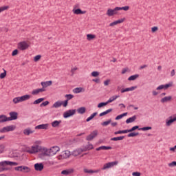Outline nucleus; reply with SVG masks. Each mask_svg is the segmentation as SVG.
I'll use <instances>...</instances> for the list:
<instances>
[{"label":"nucleus","instance_id":"nucleus-1","mask_svg":"<svg viewBox=\"0 0 176 176\" xmlns=\"http://www.w3.org/2000/svg\"><path fill=\"white\" fill-rule=\"evenodd\" d=\"M31 98V95H24L21 97H16L13 99L14 104H19V102H23V101H27Z\"/></svg>","mask_w":176,"mask_h":176},{"label":"nucleus","instance_id":"nucleus-2","mask_svg":"<svg viewBox=\"0 0 176 176\" xmlns=\"http://www.w3.org/2000/svg\"><path fill=\"white\" fill-rule=\"evenodd\" d=\"M140 126L135 125L133 126L131 129H128V133H130L127 135V137H137V135H139L140 133L138 132H133L135 131V130H139Z\"/></svg>","mask_w":176,"mask_h":176},{"label":"nucleus","instance_id":"nucleus-3","mask_svg":"<svg viewBox=\"0 0 176 176\" xmlns=\"http://www.w3.org/2000/svg\"><path fill=\"white\" fill-rule=\"evenodd\" d=\"M76 113V109H69L63 113V118L65 119H68L71 116H74Z\"/></svg>","mask_w":176,"mask_h":176},{"label":"nucleus","instance_id":"nucleus-4","mask_svg":"<svg viewBox=\"0 0 176 176\" xmlns=\"http://www.w3.org/2000/svg\"><path fill=\"white\" fill-rule=\"evenodd\" d=\"M14 130H16V126L10 125L0 129V133H9V131H14Z\"/></svg>","mask_w":176,"mask_h":176},{"label":"nucleus","instance_id":"nucleus-5","mask_svg":"<svg viewBox=\"0 0 176 176\" xmlns=\"http://www.w3.org/2000/svg\"><path fill=\"white\" fill-rule=\"evenodd\" d=\"M42 146H39L38 145L32 146L31 150H28V153H38V152H42Z\"/></svg>","mask_w":176,"mask_h":176},{"label":"nucleus","instance_id":"nucleus-6","mask_svg":"<svg viewBox=\"0 0 176 176\" xmlns=\"http://www.w3.org/2000/svg\"><path fill=\"white\" fill-rule=\"evenodd\" d=\"M30 47V44L27 43V41H22L18 43V48L20 50H27Z\"/></svg>","mask_w":176,"mask_h":176},{"label":"nucleus","instance_id":"nucleus-7","mask_svg":"<svg viewBox=\"0 0 176 176\" xmlns=\"http://www.w3.org/2000/svg\"><path fill=\"white\" fill-rule=\"evenodd\" d=\"M0 166L1 167H5L6 166H19V163L11 161H2L0 162Z\"/></svg>","mask_w":176,"mask_h":176},{"label":"nucleus","instance_id":"nucleus-8","mask_svg":"<svg viewBox=\"0 0 176 176\" xmlns=\"http://www.w3.org/2000/svg\"><path fill=\"white\" fill-rule=\"evenodd\" d=\"M98 135V131L94 130L92 131L88 136H87L86 140L87 141H92V140H94L96 137Z\"/></svg>","mask_w":176,"mask_h":176},{"label":"nucleus","instance_id":"nucleus-9","mask_svg":"<svg viewBox=\"0 0 176 176\" xmlns=\"http://www.w3.org/2000/svg\"><path fill=\"white\" fill-rule=\"evenodd\" d=\"M61 105H63V107L64 108H67V102H64V101H57L56 102L52 107L51 108H60V107H61Z\"/></svg>","mask_w":176,"mask_h":176},{"label":"nucleus","instance_id":"nucleus-10","mask_svg":"<svg viewBox=\"0 0 176 176\" xmlns=\"http://www.w3.org/2000/svg\"><path fill=\"white\" fill-rule=\"evenodd\" d=\"M174 122H176V114L173 115V116H170L168 119L166 120V126H170Z\"/></svg>","mask_w":176,"mask_h":176},{"label":"nucleus","instance_id":"nucleus-11","mask_svg":"<svg viewBox=\"0 0 176 176\" xmlns=\"http://www.w3.org/2000/svg\"><path fill=\"white\" fill-rule=\"evenodd\" d=\"M118 163H119L118 161H114L112 162L104 164L103 167L102 168V170H107V168H111V167H113V166H116Z\"/></svg>","mask_w":176,"mask_h":176},{"label":"nucleus","instance_id":"nucleus-12","mask_svg":"<svg viewBox=\"0 0 176 176\" xmlns=\"http://www.w3.org/2000/svg\"><path fill=\"white\" fill-rule=\"evenodd\" d=\"M79 6V4H76L74 8L73 9V13L74 14H85L86 11H82L80 8H76Z\"/></svg>","mask_w":176,"mask_h":176},{"label":"nucleus","instance_id":"nucleus-13","mask_svg":"<svg viewBox=\"0 0 176 176\" xmlns=\"http://www.w3.org/2000/svg\"><path fill=\"white\" fill-rule=\"evenodd\" d=\"M173 87V82H170L166 85H160L156 88V90H163V89H164V90H167L168 87Z\"/></svg>","mask_w":176,"mask_h":176},{"label":"nucleus","instance_id":"nucleus-14","mask_svg":"<svg viewBox=\"0 0 176 176\" xmlns=\"http://www.w3.org/2000/svg\"><path fill=\"white\" fill-rule=\"evenodd\" d=\"M60 151V147L54 146L50 148V153L51 156H54L57 152Z\"/></svg>","mask_w":176,"mask_h":176},{"label":"nucleus","instance_id":"nucleus-15","mask_svg":"<svg viewBox=\"0 0 176 176\" xmlns=\"http://www.w3.org/2000/svg\"><path fill=\"white\" fill-rule=\"evenodd\" d=\"M49 124H42L35 126V130H47Z\"/></svg>","mask_w":176,"mask_h":176},{"label":"nucleus","instance_id":"nucleus-16","mask_svg":"<svg viewBox=\"0 0 176 176\" xmlns=\"http://www.w3.org/2000/svg\"><path fill=\"white\" fill-rule=\"evenodd\" d=\"M45 168L43 163H36L34 164V169L36 171H42Z\"/></svg>","mask_w":176,"mask_h":176},{"label":"nucleus","instance_id":"nucleus-17","mask_svg":"<svg viewBox=\"0 0 176 176\" xmlns=\"http://www.w3.org/2000/svg\"><path fill=\"white\" fill-rule=\"evenodd\" d=\"M69 156H71V152H69V151H65L59 155V157H60V159H67L69 157Z\"/></svg>","mask_w":176,"mask_h":176},{"label":"nucleus","instance_id":"nucleus-18","mask_svg":"<svg viewBox=\"0 0 176 176\" xmlns=\"http://www.w3.org/2000/svg\"><path fill=\"white\" fill-rule=\"evenodd\" d=\"M46 91V89L39 88V89L33 90L32 91V96H38V94H39V93H43V91Z\"/></svg>","mask_w":176,"mask_h":176},{"label":"nucleus","instance_id":"nucleus-19","mask_svg":"<svg viewBox=\"0 0 176 176\" xmlns=\"http://www.w3.org/2000/svg\"><path fill=\"white\" fill-rule=\"evenodd\" d=\"M124 20H126L125 18L115 21L109 24V27H113V25H118V24H121V23H123Z\"/></svg>","mask_w":176,"mask_h":176},{"label":"nucleus","instance_id":"nucleus-20","mask_svg":"<svg viewBox=\"0 0 176 176\" xmlns=\"http://www.w3.org/2000/svg\"><path fill=\"white\" fill-rule=\"evenodd\" d=\"M53 82L52 80L41 82V86L43 89H46L48 86H52Z\"/></svg>","mask_w":176,"mask_h":176},{"label":"nucleus","instance_id":"nucleus-21","mask_svg":"<svg viewBox=\"0 0 176 176\" xmlns=\"http://www.w3.org/2000/svg\"><path fill=\"white\" fill-rule=\"evenodd\" d=\"M109 149H112L111 146H101L96 148V151H108Z\"/></svg>","mask_w":176,"mask_h":176},{"label":"nucleus","instance_id":"nucleus-22","mask_svg":"<svg viewBox=\"0 0 176 176\" xmlns=\"http://www.w3.org/2000/svg\"><path fill=\"white\" fill-rule=\"evenodd\" d=\"M43 153H41L40 154V156H52V155H50V149H47V148H43Z\"/></svg>","mask_w":176,"mask_h":176},{"label":"nucleus","instance_id":"nucleus-23","mask_svg":"<svg viewBox=\"0 0 176 176\" xmlns=\"http://www.w3.org/2000/svg\"><path fill=\"white\" fill-rule=\"evenodd\" d=\"M137 86H133L129 88H125V89H121V93H126L127 91H133V90H135L137 89Z\"/></svg>","mask_w":176,"mask_h":176},{"label":"nucleus","instance_id":"nucleus-24","mask_svg":"<svg viewBox=\"0 0 176 176\" xmlns=\"http://www.w3.org/2000/svg\"><path fill=\"white\" fill-rule=\"evenodd\" d=\"M9 115L12 118V120H16V119L19 118V113L16 111H11Z\"/></svg>","mask_w":176,"mask_h":176},{"label":"nucleus","instance_id":"nucleus-25","mask_svg":"<svg viewBox=\"0 0 176 176\" xmlns=\"http://www.w3.org/2000/svg\"><path fill=\"white\" fill-rule=\"evenodd\" d=\"M72 173H74V169H66L61 171L63 175H69V174H72Z\"/></svg>","mask_w":176,"mask_h":176},{"label":"nucleus","instance_id":"nucleus-26","mask_svg":"<svg viewBox=\"0 0 176 176\" xmlns=\"http://www.w3.org/2000/svg\"><path fill=\"white\" fill-rule=\"evenodd\" d=\"M137 119V116H133L128 119L126 120V124H129V123H133V122H135V120Z\"/></svg>","mask_w":176,"mask_h":176},{"label":"nucleus","instance_id":"nucleus-27","mask_svg":"<svg viewBox=\"0 0 176 176\" xmlns=\"http://www.w3.org/2000/svg\"><path fill=\"white\" fill-rule=\"evenodd\" d=\"M65 97L67 98V100H65V101H63V102H67V107H68V101H69V100H72V98H74V95L72 94H66L65 96Z\"/></svg>","mask_w":176,"mask_h":176},{"label":"nucleus","instance_id":"nucleus-28","mask_svg":"<svg viewBox=\"0 0 176 176\" xmlns=\"http://www.w3.org/2000/svg\"><path fill=\"white\" fill-rule=\"evenodd\" d=\"M34 131H32L30 128H28L23 130V134L25 135H30V134H32Z\"/></svg>","mask_w":176,"mask_h":176},{"label":"nucleus","instance_id":"nucleus-29","mask_svg":"<svg viewBox=\"0 0 176 176\" xmlns=\"http://www.w3.org/2000/svg\"><path fill=\"white\" fill-rule=\"evenodd\" d=\"M173 98L172 96H165L164 98L161 99V102H168V101H171V99Z\"/></svg>","mask_w":176,"mask_h":176},{"label":"nucleus","instance_id":"nucleus-30","mask_svg":"<svg viewBox=\"0 0 176 176\" xmlns=\"http://www.w3.org/2000/svg\"><path fill=\"white\" fill-rule=\"evenodd\" d=\"M78 113H80V115H83V113H86V107H82L77 109Z\"/></svg>","mask_w":176,"mask_h":176},{"label":"nucleus","instance_id":"nucleus-31","mask_svg":"<svg viewBox=\"0 0 176 176\" xmlns=\"http://www.w3.org/2000/svg\"><path fill=\"white\" fill-rule=\"evenodd\" d=\"M97 115H98V113L97 112L92 113L89 118L86 119V122H90V120H93V119H94Z\"/></svg>","mask_w":176,"mask_h":176},{"label":"nucleus","instance_id":"nucleus-32","mask_svg":"<svg viewBox=\"0 0 176 176\" xmlns=\"http://www.w3.org/2000/svg\"><path fill=\"white\" fill-rule=\"evenodd\" d=\"M97 115H98V113L97 112L92 113L89 118L86 119V122H90V120H93V119H94Z\"/></svg>","mask_w":176,"mask_h":176},{"label":"nucleus","instance_id":"nucleus-33","mask_svg":"<svg viewBox=\"0 0 176 176\" xmlns=\"http://www.w3.org/2000/svg\"><path fill=\"white\" fill-rule=\"evenodd\" d=\"M21 172L22 173H30V168L28 166H21Z\"/></svg>","mask_w":176,"mask_h":176},{"label":"nucleus","instance_id":"nucleus-34","mask_svg":"<svg viewBox=\"0 0 176 176\" xmlns=\"http://www.w3.org/2000/svg\"><path fill=\"white\" fill-rule=\"evenodd\" d=\"M74 93H75L76 94H78L79 93H82V91H85V89L82 87H77V88H75L74 90H73Z\"/></svg>","mask_w":176,"mask_h":176},{"label":"nucleus","instance_id":"nucleus-35","mask_svg":"<svg viewBox=\"0 0 176 176\" xmlns=\"http://www.w3.org/2000/svg\"><path fill=\"white\" fill-rule=\"evenodd\" d=\"M43 101H45V98H40L33 102L34 105H37L38 104H41V102H43Z\"/></svg>","mask_w":176,"mask_h":176},{"label":"nucleus","instance_id":"nucleus-36","mask_svg":"<svg viewBox=\"0 0 176 176\" xmlns=\"http://www.w3.org/2000/svg\"><path fill=\"white\" fill-rule=\"evenodd\" d=\"M61 123V120H55L52 122V127H58Z\"/></svg>","mask_w":176,"mask_h":176},{"label":"nucleus","instance_id":"nucleus-37","mask_svg":"<svg viewBox=\"0 0 176 176\" xmlns=\"http://www.w3.org/2000/svg\"><path fill=\"white\" fill-rule=\"evenodd\" d=\"M110 140L111 141H122V140H124V136H118L116 138H112Z\"/></svg>","mask_w":176,"mask_h":176},{"label":"nucleus","instance_id":"nucleus-38","mask_svg":"<svg viewBox=\"0 0 176 176\" xmlns=\"http://www.w3.org/2000/svg\"><path fill=\"white\" fill-rule=\"evenodd\" d=\"M127 112L124 113L122 114L118 115V116L116 117V120H120L122 118H124V116H127Z\"/></svg>","mask_w":176,"mask_h":176},{"label":"nucleus","instance_id":"nucleus-39","mask_svg":"<svg viewBox=\"0 0 176 176\" xmlns=\"http://www.w3.org/2000/svg\"><path fill=\"white\" fill-rule=\"evenodd\" d=\"M138 78H140L139 74L132 75L128 78V80H135Z\"/></svg>","mask_w":176,"mask_h":176},{"label":"nucleus","instance_id":"nucleus-40","mask_svg":"<svg viewBox=\"0 0 176 176\" xmlns=\"http://www.w3.org/2000/svg\"><path fill=\"white\" fill-rule=\"evenodd\" d=\"M127 133H129L128 129H125V130H122V131H116V132H114V134L116 135H117V134H127Z\"/></svg>","mask_w":176,"mask_h":176},{"label":"nucleus","instance_id":"nucleus-41","mask_svg":"<svg viewBox=\"0 0 176 176\" xmlns=\"http://www.w3.org/2000/svg\"><path fill=\"white\" fill-rule=\"evenodd\" d=\"M95 38H96V35L95 34H88L87 35V41H93V39H94Z\"/></svg>","mask_w":176,"mask_h":176},{"label":"nucleus","instance_id":"nucleus-42","mask_svg":"<svg viewBox=\"0 0 176 176\" xmlns=\"http://www.w3.org/2000/svg\"><path fill=\"white\" fill-rule=\"evenodd\" d=\"M118 97L119 96H113L107 100V103L109 104L111 102H113V101H115V100H116V98H118Z\"/></svg>","mask_w":176,"mask_h":176},{"label":"nucleus","instance_id":"nucleus-43","mask_svg":"<svg viewBox=\"0 0 176 176\" xmlns=\"http://www.w3.org/2000/svg\"><path fill=\"white\" fill-rule=\"evenodd\" d=\"M110 123H112L111 119H109L107 121H104V122H102L101 126H108V124H110Z\"/></svg>","mask_w":176,"mask_h":176},{"label":"nucleus","instance_id":"nucleus-44","mask_svg":"<svg viewBox=\"0 0 176 176\" xmlns=\"http://www.w3.org/2000/svg\"><path fill=\"white\" fill-rule=\"evenodd\" d=\"M108 102H102L98 104V108H102V107H107L108 105Z\"/></svg>","mask_w":176,"mask_h":176},{"label":"nucleus","instance_id":"nucleus-45","mask_svg":"<svg viewBox=\"0 0 176 176\" xmlns=\"http://www.w3.org/2000/svg\"><path fill=\"white\" fill-rule=\"evenodd\" d=\"M107 14L109 16V17H112V16H113V10L111 8H109L107 10Z\"/></svg>","mask_w":176,"mask_h":176},{"label":"nucleus","instance_id":"nucleus-46","mask_svg":"<svg viewBox=\"0 0 176 176\" xmlns=\"http://www.w3.org/2000/svg\"><path fill=\"white\" fill-rule=\"evenodd\" d=\"M4 71L3 73L0 74V79H5L6 78L7 72L5 69H2Z\"/></svg>","mask_w":176,"mask_h":176},{"label":"nucleus","instance_id":"nucleus-47","mask_svg":"<svg viewBox=\"0 0 176 176\" xmlns=\"http://www.w3.org/2000/svg\"><path fill=\"white\" fill-rule=\"evenodd\" d=\"M98 170L84 169V173H86L87 174H93L94 173H98Z\"/></svg>","mask_w":176,"mask_h":176},{"label":"nucleus","instance_id":"nucleus-48","mask_svg":"<svg viewBox=\"0 0 176 176\" xmlns=\"http://www.w3.org/2000/svg\"><path fill=\"white\" fill-rule=\"evenodd\" d=\"M6 120V115H0V123H5V121Z\"/></svg>","mask_w":176,"mask_h":176},{"label":"nucleus","instance_id":"nucleus-49","mask_svg":"<svg viewBox=\"0 0 176 176\" xmlns=\"http://www.w3.org/2000/svg\"><path fill=\"white\" fill-rule=\"evenodd\" d=\"M139 130H142V131H148V130H152V126H144L140 128Z\"/></svg>","mask_w":176,"mask_h":176},{"label":"nucleus","instance_id":"nucleus-50","mask_svg":"<svg viewBox=\"0 0 176 176\" xmlns=\"http://www.w3.org/2000/svg\"><path fill=\"white\" fill-rule=\"evenodd\" d=\"M9 8H10L9 6H4L0 7V13L2 12H4V10H8Z\"/></svg>","mask_w":176,"mask_h":176},{"label":"nucleus","instance_id":"nucleus-51","mask_svg":"<svg viewBox=\"0 0 176 176\" xmlns=\"http://www.w3.org/2000/svg\"><path fill=\"white\" fill-rule=\"evenodd\" d=\"M80 153H82V151H80L79 148L73 152L74 156H78V155H80Z\"/></svg>","mask_w":176,"mask_h":176},{"label":"nucleus","instance_id":"nucleus-52","mask_svg":"<svg viewBox=\"0 0 176 176\" xmlns=\"http://www.w3.org/2000/svg\"><path fill=\"white\" fill-rule=\"evenodd\" d=\"M91 75L94 78H97V76H98L100 75V72L94 71V72H91Z\"/></svg>","mask_w":176,"mask_h":176},{"label":"nucleus","instance_id":"nucleus-53","mask_svg":"<svg viewBox=\"0 0 176 176\" xmlns=\"http://www.w3.org/2000/svg\"><path fill=\"white\" fill-rule=\"evenodd\" d=\"M120 8V10H124V12H127V10H129V9H130V6H126L124 7H119Z\"/></svg>","mask_w":176,"mask_h":176},{"label":"nucleus","instance_id":"nucleus-54","mask_svg":"<svg viewBox=\"0 0 176 176\" xmlns=\"http://www.w3.org/2000/svg\"><path fill=\"white\" fill-rule=\"evenodd\" d=\"M50 104V102L48 101V100H46L43 102H42L41 104H40V107L42 108V107H47V105Z\"/></svg>","mask_w":176,"mask_h":176},{"label":"nucleus","instance_id":"nucleus-55","mask_svg":"<svg viewBox=\"0 0 176 176\" xmlns=\"http://www.w3.org/2000/svg\"><path fill=\"white\" fill-rule=\"evenodd\" d=\"M79 150L80 151L81 153L86 152V151H89V145H86L82 148H79Z\"/></svg>","mask_w":176,"mask_h":176},{"label":"nucleus","instance_id":"nucleus-56","mask_svg":"<svg viewBox=\"0 0 176 176\" xmlns=\"http://www.w3.org/2000/svg\"><path fill=\"white\" fill-rule=\"evenodd\" d=\"M41 58H42V56H41V55H36V56H34V61H35V63H36L37 61H39Z\"/></svg>","mask_w":176,"mask_h":176},{"label":"nucleus","instance_id":"nucleus-57","mask_svg":"<svg viewBox=\"0 0 176 176\" xmlns=\"http://www.w3.org/2000/svg\"><path fill=\"white\" fill-rule=\"evenodd\" d=\"M120 10V8L119 7H116L114 9H113V14H118V11Z\"/></svg>","mask_w":176,"mask_h":176},{"label":"nucleus","instance_id":"nucleus-58","mask_svg":"<svg viewBox=\"0 0 176 176\" xmlns=\"http://www.w3.org/2000/svg\"><path fill=\"white\" fill-rule=\"evenodd\" d=\"M18 54H19V50H14L12 52V56H17Z\"/></svg>","mask_w":176,"mask_h":176},{"label":"nucleus","instance_id":"nucleus-59","mask_svg":"<svg viewBox=\"0 0 176 176\" xmlns=\"http://www.w3.org/2000/svg\"><path fill=\"white\" fill-rule=\"evenodd\" d=\"M169 167H175L176 166V162L173 161L171 163L168 164Z\"/></svg>","mask_w":176,"mask_h":176},{"label":"nucleus","instance_id":"nucleus-60","mask_svg":"<svg viewBox=\"0 0 176 176\" xmlns=\"http://www.w3.org/2000/svg\"><path fill=\"white\" fill-rule=\"evenodd\" d=\"M3 151H5V145L1 144L0 145V154L3 153Z\"/></svg>","mask_w":176,"mask_h":176},{"label":"nucleus","instance_id":"nucleus-61","mask_svg":"<svg viewBox=\"0 0 176 176\" xmlns=\"http://www.w3.org/2000/svg\"><path fill=\"white\" fill-rule=\"evenodd\" d=\"M12 120H14L12 117L10 116V117H8L6 116V120H4V121L6 122H10Z\"/></svg>","mask_w":176,"mask_h":176},{"label":"nucleus","instance_id":"nucleus-62","mask_svg":"<svg viewBox=\"0 0 176 176\" xmlns=\"http://www.w3.org/2000/svg\"><path fill=\"white\" fill-rule=\"evenodd\" d=\"M159 30V28L157 26H154L151 28V32H156Z\"/></svg>","mask_w":176,"mask_h":176},{"label":"nucleus","instance_id":"nucleus-63","mask_svg":"<svg viewBox=\"0 0 176 176\" xmlns=\"http://www.w3.org/2000/svg\"><path fill=\"white\" fill-rule=\"evenodd\" d=\"M132 175L133 176H141V173H140V172H133L132 173Z\"/></svg>","mask_w":176,"mask_h":176},{"label":"nucleus","instance_id":"nucleus-64","mask_svg":"<svg viewBox=\"0 0 176 176\" xmlns=\"http://www.w3.org/2000/svg\"><path fill=\"white\" fill-rule=\"evenodd\" d=\"M21 166H16V167H15L14 168V170L15 171H21Z\"/></svg>","mask_w":176,"mask_h":176}]
</instances>
